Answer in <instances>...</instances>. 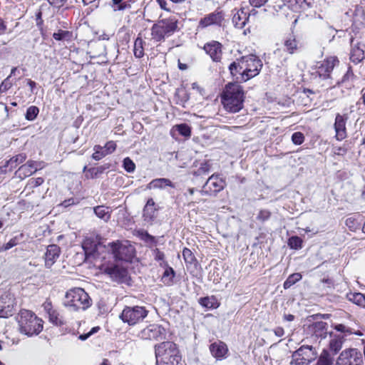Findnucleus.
I'll return each mask as SVG.
<instances>
[{
  "mask_svg": "<svg viewBox=\"0 0 365 365\" xmlns=\"http://www.w3.org/2000/svg\"><path fill=\"white\" fill-rule=\"evenodd\" d=\"M245 93L242 88L234 83L226 86L221 101L225 109L230 113H237L243 108Z\"/></svg>",
  "mask_w": 365,
  "mask_h": 365,
  "instance_id": "nucleus-1",
  "label": "nucleus"
},
{
  "mask_svg": "<svg viewBox=\"0 0 365 365\" xmlns=\"http://www.w3.org/2000/svg\"><path fill=\"white\" fill-rule=\"evenodd\" d=\"M16 319L20 333L28 336L38 335L43 330V320L30 310H21Z\"/></svg>",
  "mask_w": 365,
  "mask_h": 365,
  "instance_id": "nucleus-2",
  "label": "nucleus"
},
{
  "mask_svg": "<svg viewBox=\"0 0 365 365\" xmlns=\"http://www.w3.org/2000/svg\"><path fill=\"white\" fill-rule=\"evenodd\" d=\"M157 363L167 365H178L181 361V356L177 345L172 341H164L155 346Z\"/></svg>",
  "mask_w": 365,
  "mask_h": 365,
  "instance_id": "nucleus-3",
  "label": "nucleus"
},
{
  "mask_svg": "<svg viewBox=\"0 0 365 365\" xmlns=\"http://www.w3.org/2000/svg\"><path fill=\"white\" fill-rule=\"evenodd\" d=\"M178 30V20L175 16L159 19L151 29V38L155 42H162Z\"/></svg>",
  "mask_w": 365,
  "mask_h": 365,
  "instance_id": "nucleus-4",
  "label": "nucleus"
},
{
  "mask_svg": "<svg viewBox=\"0 0 365 365\" xmlns=\"http://www.w3.org/2000/svg\"><path fill=\"white\" fill-rule=\"evenodd\" d=\"M66 306L73 307L74 310L86 309L91 306V298L82 288H74L66 294Z\"/></svg>",
  "mask_w": 365,
  "mask_h": 365,
  "instance_id": "nucleus-5",
  "label": "nucleus"
},
{
  "mask_svg": "<svg viewBox=\"0 0 365 365\" xmlns=\"http://www.w3.org/2000/svg\"><path fill=\"white\" fill-rule=\"evenodd\" d=\"M148 310L143 306H126L123 309L119 317L124 322L130 326H134L140 323L147 317Z\"/></svg>",
  "mask_w": 365,
  "mask_h": 365,
  "instance_id": "nucleus-6",
  "label": "nucleus"
},
{
  "mask_svg": "<svg viewBox=\"0 0 365 365\" xmlns=\"http://www.w3.org/2000/svg\"><path fill=\"white\" fill-rule=\"evenodd\" d=\"M317 358V352L312 346L303 345L292 354L291 365H309Z\"/></svg>",
  "mask_w": 365,
  "mask_h": 365,
  "instance_id": "nucleus-7",
  "label": "nucleus"
},
{
  "mask_svg": "<svg viewBox=\"0 0 365 365\" xmlns=\"http://www.w3.org/2000/svg\"><path fill=\"white\" fill-rule=\"evenodd\" d=\"M114 257L118 260L129 261L133 256L134 247L128 242H110L108 244Z\"/></svg>",
  "mask_w": 365,
  "mask_h": 365,
  "instance_id": "nucleus-8",
  "label": "nucleus"
},
{
  "mask_svg": "<svg viewBox=\"0 0 365 365\" xmlns=\"http://www.w3.org/2000/svg\"><path fill=\"white\" fill-rule=\"evenodd\" d=\"M363 357L356 349L343 351L339 356L335 365H362Z\"/></svg>",
  "mask_w": 365,
  "mask_h": 365,
  "instance_id": "nucleus-9",
  "label": "nucleus"
},
{
  "mask_svg": "<svg viewBox=\"0 0 365 365\" xmlns=\"http://www.w3.org/2000/svg\"><path fill=\"white\" fill-rule=\"evenodd\" d=\"M337 62L336 58L332 56L327 58L323 61L318 62L316 65V73L323 80H329L331 78V73Z\"/></svg>",
  "mask_w": 365,
  "mask_h": 365,
  "instance_id": "nucleus-10",
  "label": "nucleus"
},
{
  "mask_svg": "<svg viewBox=\"0 0 365 365\" xmlns=\"http://www.w3.org/2000/svg\"><path fill=\"white\" fill-rule=\"evenodd\" d=\"M16 304L15 298L9 292H4L0 297V317L8 318L12 316Z\"/></svg>",
  "mask_w": 365,
  "mask_h": 365,
  "instance_id": "nucleus-11",
  "label": "nucleus"
},
{
  "mask_svg": "<svg viewBox=\"0 0 365 365\" xmlns=\"http://www.w3.org/2000/svg\"><path fill=\"white\" fill-rule=\"evenodd\" d=\"M140 336L146 340L162 339L165 336V329L160 325L150 324L140 331Z\"/></svg>",
  "mask_w": 365,
  "mask_h": 365,
  "instance_id": "nucleus-12",
  "label": "nucleus"
},
{
  "mask_svg": "<svg viewBox=\"0 0 365 365\" xmlns=\"http://www.w3.org/2000/svg\"><path fill=\"white\" fill-rule=\"evenodd\" d=\"M248 59L250 62H248L247 73H244L242 77V81L245 82L257 76L263 66L262 61L256 55L250 54Z\"/></svg>",
  "mask_w": 365,
  "mask_h": 365,
  "instance_id": "nucleus-13",
  "label": "nucleus"
},
{
  "mask_svg": "<svg viewBox=\"0 0 365 365\" xmlns=\"http://www.w3.org/2000/svg\"><path fill=\"white\" fill-rule=\"evenodd\" d=\"M225 19L224 14L221 11H215L202 18L199 21L198 27L205 29L211 26H221Z\"/></svg>",
  "mask_w": 365,
  "mask_h": 365,
  "instance_id": "nucleus-14",
  "label": "nucleus"
},
{
  "mask_svg": "<svg viewBox=\"0 0 365 365\" xmlns=\"http://www.w3.org/2000/svg\"><path fill=\"white\" fill-rule=\"evenodd\" d=\"M225 186V182L218 175H211L203 186V190L207 194H216L222 190Z\"/></svg>",
  "mask_w": 365,
  "mask_h": 365,
  "instance_id": "nucleus-15",
  "label": "nucleus"
},
{
  "mask_svg": "<svg viewBox=\"0 0 365 365\" xmlns=\"http://www.w3.org/2000/svg\"><path fill=\"white\" fill-rule=\"evenodd\" d=\"M282 5H279V9L287 7L294 12H301L311 8L314 0H282Z\"/></svg>",
  "mask_w": 365,
  "mask_h": 365,
  "instance_id": "nucleus-16",
  "label": "nucleus"
},
{
  "mask_svg": "<svg viewBox=\"0 0 365 365\" xmlns=\"http://www.w3.org/2000/svg\"><path fill=\"white\" fill-rule=\"evenodd\" d=\"M206 53H207L212 60L215 62L221 61L222 51V44L218 41H212L205 44L203 47Z\"/></svg>",
  "mask_w": 365,
  "mask_h": 365,
  "instance_id": "nucleus-17",
  "label": "nucleus"
},
{
  "mask_svg": "<svg viewBox=\"0 0 365 365\" xmlns=\"http://www.w3.org/2000/svg\"><path fill=\"white\" fill-rule=\"evenodd\" d=\"M61 252L60 247L56 245H50L47 247L44 255L45 266L46 268H51L59 257Z\"/></svg>",
  "mask_w": 365,
  "mask_h": 365,
  "instance_id": "nucleus-18",
  "label": "nucleus"
},
{
  "mask_svg": "<svg viewBox=\"0 0 365 365\" xmlns=\"http://www.w3.org/2000/svg\"><path fill=\"white\" fill-rule=\"evenodd\" d=\"M106 272L110 277L117 282H125L128 277V271L126 269L118 265L108 267Z\"/></svg>",
  "mask_w": 365,
  "mask_h": 365,
  "instance_id": "nucleus-19",
  "label": "nucleus"
},
{
  "mask_svg": "<svg viewBox=\"0 0 365 365\" xmlns=\"http://www.w3.org/2000/svg\"><path fill=\"white\" fill-rule=\"evenodd\" d=\"M210 350L212 355L217 360H222L226 358L228 352L227 344L221 341L211 344Z\"/></svg>",
  "mask_w": 365,
  "mask_h": 365,
  "instance_id": "nucleus-20",
  "label": "nucleus"
},
{
  "mask_svg": "<svg viewBox=\"0 0 365 365\" xmlns=\"http://www.w3.org/2000/svg\"><path fill=\"white\" fill-rule=\"evenodd\" d=\"M352 48L350 53V59L355 63L361 62L365 58V45L356 42L354 43V40H351Z\"/></svg>",
  "mask_w": 365,
  "mask_h": 365,
  "instance_id": "nucleus-21",
  "label": "nucleus"
},
{
  "mask_svg": "<svg viewBox=\"0 0 365 365\" xmlns=\"http://www.w3.org/2000/svg\"><path fill=\"white\" fill-rule=\"evenodd\" d=\"M346 117L337 114L335 118L334 129L336 138L338 140H341L346 137Z\"/></svg>",
  "mask_w": 365,
  "mask_h": 365,
  "instance_id": "nucleus-22",
  "label": "nucleus"
},
{
  "mask_svg": "<svg viewBox=\"0 0 365 365\" xmlns=\"http://www.w3.org/2000/svg\"><path fill=\"white\" fill-rule=\"evenodd\" d=\"M153 198H149L143 208V217L147 222H152L156 217L157 209Z\"/></svg>",
  "mask_w": 365,
  "mask_h": 365,
  "instance_id": "nucleus-23",
  "label": "nucleus"
},
{
  "mask_svg": "<svg viewBox=\"0 0 365 365\" xmlns=\"http://www.w3.org/2000/svg\"><path fill=\"white\" fill-rule=\"evenodd\" d=\"M255 10L252 9L251 12L247 15V13L243 9L238 11L232 17V22L235 27L238 29H242L249 19L251 14H255Z\"/></svg>",
  "mask_w": 365,
  "mask_h": 365,
  "instance_id": "nucleus-24",
  "label": "nucleus"
},
{
  "mask_svg": "<svg viewBox=\"0 0 365 365\" xmlns=\"http://www.w3.org/2000/svg\"><path fill=\"white\" fill-rule=\"evenodd\" d=\"M327 324L324 322H316L312 324V329L314 335L321 339H325L327 336Z\"/></svg>",
  "mask_w": 365,
  "mask_h": 365,
  "instance_id": "nucleus-25",
  "label": "nucleus"
},
{
  "mask_svg": "<svg viewBox=\"0 0 365 365\" xmlns=\"http://www.w3.org/2000/svg\"><path fill=\"white\" fill-rule=\"evenodd\" d=\"M165 187L174 188L175 185L168 178H157L153 180L147 186L148 189H163Z\"/></svg>",
  "mask_w": 365,
  "mask_h": 365,
  "instance_id": "nucleus-26",
  "label": "nucleus"
},
{
  "mask_svg": "<svg viewBox=\"0 0 365 365\" xmlns=\"http://www.w3.org/2000/svg\"><path fill=\"white\" fill-rule=\"evenodd\" d=\"M285 51L290 54L294 53L298 49V41L293 35L287 36L284 41Z\"/></svg>",
  "mask_w": 365,
  "mask_h": 365,
  "instance_id": "nucleus-27",
  "label": "nucleus"
},
{
  "mask_svg": "<svg viewBox=\"0 0 365 365\" xmlns=\"http://www.w3.org/2000/svg\"><path fill=\"white\" fill-rule=\"evenodd\" d=\"M94 212L98 217L107 222L110 217L109 208L103 205L94 207Z\"/></svg>",
  "mask_w": 365,
  "mask_h": 365,
  "instance_id": "nucleus-28",
  "label": "nucleus"
},
{
  "mask_svg": "<svg viewBox=\"0 0 365 365\" xmlns=\"http://www.w3.org/2000/svg\"><path fill=\"white\" fill-rule=\"evenodd\" d=\"M349 299L354 304L365 307V295L359 292L348 294Z\"/></svg>",
  "mask_w": 365,
  "mask_h": 365,
  "instance_id": "nucleus-29",
  "label": "nucleus"
},
{
  "mask_svg": "<svg viewBox=\"0 0 365 365\" xmlns=\"http://www.w3.org/2000/svg\"><path fill=\"white\" fill-rule=\"evenodd\" d=\"M144 41L140 37H138L134 42V56L136 58H141L144 55V48H143Z\"/></svg>",
  "mask_w": 365,
  "mask_h": 365,
  "instance_id": "nucleus-30",
  "label": "nucleus"
},
{
  "mask_svg": "<svg viewBox=\"0 0 365 365\" xmlns=\"http://www.w3.org/2000/svg\"><path fill=\"white\" fill-rule=\"evenodd\" d=\"M343 342V337L341 336H336L331 339L329 342V348L334 352V354H336L342 348Z\"/></svg>",
  "mask_w": 365,
  "mask_h": 365,
  "instance_id": "nucleus-31",
  "label": "nucleus"
},
{
  "mask_svg": "<svg viewBox=\"0 0 365 365\" xmlns=\"http://www.w3.org/2000/svg\"><path fill=\"white\" fill-rule=\"evenodd\" d=\"M237 59L235 61L232 62L229 66L230 72L233 77L236 78L237 81H242V73H243V71H242V69H240V66H237Z\"/></svg>",
  "mask_w": 365,
  "mask_h": 365,
  "instance_id": "nucleus-32",
  "label": "nucleus"
},
{
  "mask_svg": "<svg viewBox=\"0 0 365 365\" xmlns=\"http://www.w3.org/2000/svg\"><path fill=\"white\" fill-rule=\"evenodd\" d=\"M302 279V274L300 273H294L290 274L286 281L284 282V288L285 289L290 288L296 282Z\"/></svg>",
  "mask_w": 365,
  "mask_h": 365,
  "instance_id": "nucleus-33",
  "label": "nucleus"
},
{
  "mask_svg": "<svg viewBox=\"0 0 365 365\" xmlns=\"http://www.w3.org/2000/svg\"><path fill=\"white\" fill-rule=\"evenodd\" d=\"M43 167V165L42 162L29 160L26 164L21 166V170L31 168V170H33L34 173L38 170L42 169Z\"/></svg>",
  "mask_w": 365,
  "mask_h": 365,
  "instance_id": "nucleus-34",
  "label": "nucleus"
},
{
  "mask_svg": "<svg viewBox=\"0 0 365 365\" xmlns=\"http://www.w3.org/2000/svg\"><path fill=\"white\" fill-rule=\"evenodd\" d=\"M53 38L56 41H70L72 38V33L68 31L58 30V32L53 33Z\"/></svg>",
  "mask_w": 365,
  "mask_h": 365,
  "instance_id": "nucleus-35",
  "label": "nucleus"
},
{
  "mask_svg": "<svg viewBox=\"0 0 365 365\" xmlns=\"http://www.w3.org/2000/svg\"><path fill=\"white\" fill-rule=\"evenodd\" d=\"M175 271L170 267H167L163 274V279L165 284H170L173 282V279L175 277Z\"/></svg>",
  "mask_w": 365,
  "mask_h": 365,
  "instance_id": "nucleus-36",
  "label": "nucleus"
},
{
  "mask_svg": "<svg viewBox=\"0 0 365 365\" xmlns=\"http://www.w3.org/2000/svg\"><path fill=\"white\" fill-rule=\"evenodd\" d=\"M174 128L184 137H190L191 135L190 127L186 123L176 125Z\"/></svg>",
  "mask_w": 365,
  "mask_h": 365,
  "instance_id": "nucleus-37",
  "label": "nucleus"
},
{
  "mask_svg": "<svg viewBox=\"0 0 365 365\" xmlns=\"http://www.w3.org/2000/svg\"><path fill=\"white\" fill-rule=\"evenodd\" d=\"M175 96L179 98L177 103L184 106V104L190 99V96L187 92L184 89H178L175 92Z\"/></svg>",
  "mask_w": 365,
  "mask_h": 365,
  "instance_id": "nucleus-38",
  "label": "nucleus"
},
{
  "mask_svg": "<svg viewBox=\"0 0 365 365\" xmlns=\"http://www.w3.org/2000/svg\"><path fill=\"white\" fill-rule=\"evenodd\" d=\"M38 113V108L35 106H31L27 108L25 118L26 120L32 121L36 118Z\"/></svg>",
  "mask_w": 365,
  "mask_h": 365,
  "instance_id": "nucleus-39",
  "label": "nucleus"
},
{
  "mask_svg": "<svg viewBox=\"0 0 365 365\" xmlns=\"http://www.w3.org/2000/svg\"><path fill=\"white\" fill-rule=\"evenodd\" d=\"M49 322L54 325L61 326L64 324L63 321L61 317H59L58 312L54 309L53 312L49 313L48 314Z\"/></svg>",
  "mask_w": 365,
  "mask_h": 365,
  "instance_id": "nucleus-40",
  "label": "nucleus"
},
{
  "mask_svg": "<svg viewBox=\"0 0 365 365\" xmlns=\"http://www.w3.org/2000/svg\"><path fill=\"white\" fill-rule=\"evenodd\" d=\"M302 240L298 236H292L288 240V245L291 249L299 250L302 248Z\"/></svg>",
  "mask_w": 365,
  "mask_h": 365,
  "instance_id": "nucleus-41",
  "label": "nucleus"
},
{
  "mask_svg": "<svg viewBox=\"0 0 365 365\" xmlns=\"http://www.w3.org/2000/svg\"><path fill=\"white\" fill-rule=\"evenodd\" d=\"M332 359L330 357L329 353L327 351H324L317 363V365H331L332 364Z\"/></svg>",
  "mask_w": 365,
  "mask_h": 365,
  "instance_id": "nucleus-42",
  "label": "nucleus"
},
{
  "mask_svg": "<svg viewBox=\"0 0 365 365\" xmlns=\"http://www.w3.org/2000/svg\"><path fill=\"white\" fill-rule=\"evenodd\" d=\"M94 153L92 155V158L95 160H100L108 154L105 152L103 148L101 145H95L93 148Z\"/></svg>",
  "mask_w": 365,
  "mask_h": 365,
  "instance_id": "nucleus-43",
  "label": "nucleus"
},
{
  "mask_svg": "<svg viewBox=\"0 0 365 365\" xmlns=\"http://www.w3.org/2000/svg\"><path fill=\"white\" fill-rule=\"evenodd\" d=\"M250 55L242 56L240 58H237V66H240V69H242L243 73H242V77L244 76V73H247V71L248 68V62L250 59L248 58Z\"/></svg>",
  "mask_w": 365,
  "mask_h": 365,
  "instance_id": "nucleus-44",
  "label": "nucleus"
},
{
  "mask_svg": "<svg viewBox=\"0 0 365 365\" xmlns=\"http://www.w3.org/2000/svg\"><path fill=\"white\" fill-rule=\"evenodd\" d=\"M140 237L142 240H143L145 242L150 244V245H156V240L155 237L152 235H150L148 232L146 231H141L140 232Z\"/></svg>",
  "mask_w": 365,
  "mask_h": 365,
  "instance_id": "nucleus-45",
  "label": "nucleus"
},
{
  "mask_svg": "<svg viewBox=\"0 0 365 365\" xmlns=\"http://www.w3.org/2000/svg\"><path fill=\"white\" fill-rule=\"evenodd\" d=\"M123 166L128 173H133L135 170V165L130 158L123 160Z\"/></svg>",
  "mask_w": 365,
  "mask_h": 365,
  "instance_id": "nucleus-46",
  "label": "nucleus"
},
{
  "mask_svg": "<svg viewBox=\"0 0 365 365\" xmlns=\"http://www.w3.org/2000/svg\"><path fill=\"white\" fill-rule=\"evenodd\" d=\"M182 257L186 263L192 264L195 260V257L191 250L188 248H184L182 250Z\"/></svg>",
  "mask_w": 365,
  "mask_h": 365,
  "instance_id": "nucleus-47",
  "label": "nucleus"
},
{
  "mask_svg": "<svg viewBox=\"0 0 365 365\" xmlns=\"http://www.w3.org/2000/svg\"><path fill=\"white\" fill-rule=\"evenodd\" d=\"M26 158V156L24 153L19 154L13 158H11L9 161H7V164L13 165L14 163L19 164L22 163Z\"/></svg>",
  "mask_w": 365,
  "mask_h": 365,
  "instance_id": "nucleus-48",
  "label": "nucleus"
},
{
  "mask_svg": "<svg viewBox=\"0 0 365 365\" xmlns=\"http://www.w3.org/2000/svg\"><path fill=\"white\" fill-rule=\"evenodd\" d=\"M292 140L295 145H301L304 140V136L300 132H295L292 135Z\"/></svg>",
  "mask_w": 365,
  "mask_h": 365,
  "instance_id": "nucleus-49",
  "label": "nucleus"
},
{
  "mask_svg": "<svg viewBox=\"0 0 365 365\" xmlns=\"http://www.w3.org/2000/svg\"><path fill=\"white\" fill-rule=\"evenodd\" d=\"M153 255L155 260L162 262L160 264L161 266L163 264H164L165 265H167L165 262L164 261L165 255L159 249H158V248L154 249L153 250Z\"/></svg>",
  "mask_w": 365,
  "mask_h": 365,
  "instance_id": "nucleus-50",
  "label": "nucleus"
},
{
  "mask_svg": "<svg viewBox=\"0 0 365 365\" xmlns=\"http://www.w3.org/2000/svg\"><path fill=\"white\" fill-rule=\"evenodd\" d=\"M10 76L5 78L0 85V93L6 92L12 86V83L9 81Z\"/></svg>",
  "mask_w": 365,
  "mask_h": 365,
  "instance_id": "nucleus-51",
  "label": "nucleus"
},
{
  "mask_svg": "<svg viewBox=\"0 0 365 365\" xmlns=\"http://www.w3.org/2000/svg\"><path fill=\"white\" fill-rule=\"evenodd\" d=\"M114 5H118L114 8V11H121L130 7V4L128 2H122L123 0H112Z\"/></svg>",
  "mask_w": 365,
  "mask_h": 365,
  "instance_id": "nucleus-52",
  "label": "nucleus"
},
{
  "mask_svg": "<svg viewBox=\"0 0 365 365\" xmlns=\"http://www.w3.org/2000/svg\"><path fill=\"white\" fill-rule=\"evenodd\" d=\"M213 300H214L213 298H210L208 297H206L201 298L200 299V303L202 306L205 307L207 308H212L214 307L213 302H212Z\"/></svg>",
  "mask_w": 365,
  "mask_h": 365,
  "instance_id": "nucleus-53",
  "label": "nucleus"
},
{
  "mask_svg": "<svg viewBox=\"0 0 365 365\" xmlns=\"http://www.w3.org/2000/svg\"><path fill=\"white\" fill-rule=\"evenodd\" d=\"M17 244H18L17 238L16 237H14V238L11 239L6 244H5L0 249V252L9 250V249H11L13 247L16 246Z\"/></svg>",
  "mask_w": 365,
  "mask_h": 365,
  "instance_id": "nucleus-54",
  "label": "nucleus"
},
{
  "mask_svg": "<svg viewBox=\"0 0 365 365\" xmlns=\"http://www.w3.org/2000/svg\"><path fill=\"white\" fill-rule=\"evenodd\" d=\"M105 150V152L109 155L112 153L116 148V144L113 141L108 142L104 147H103Z\"/></svg>",
  "mask_w": 365,
  "mask_h": 365,
  "instance_id": "nucleus-55",
  "label": "nucleus"
},
{
  "mask_svg": "<svg viewBox=\"0 0 365 365\" xmlns=\"http://www.w3.org/2000/svg\"><path fill=\"white\" fill-rule=\"evenodd\" d=\"M43 182L44 180L42 178H31L29 180V184L31 185L32 187H36L42 185Z\"/></svg>",
  "mask_w": 365,
  "mask_h": 365,
  "instance_id": "nucleus-56",
  "label": "nucleus"
},
{
  "mask_svg": "<svg viewBox=\"0 0 365 365\" xmlns=\"http://www.w3.org/2000/svg\"><path fill=\"white\" fill-rule=\"evenodd\" d=\"M42 307L43 308V310L47 313V314H48L49 313L54 310V309H53L51 302L49 299H46L45 302L43 304Z\"/></svg>",
  "mask_w": 365,
  "mask_h": 365,
  "instance_id": "nucleus-57",
  "label": "nucleus"
},
{
  "mask_svg": "<svg viewBox=\"0 0 365 365\" xmlns=\"http://www.w3.org/2000/svg\"><path fill=\"white\" fill-rule=\"evenodd\" d=\"M334 329H336L337 331H340L341 333H351V331L349 330L348 327L341 324H335L334 326Z\"/></svg>",
  "mask_w": 365,
  "mask_h": 365,
  "instance_id": "nucleus-58",
  "label": "nucleus"
},
{
  "mask_svg": "<svg viewBox=\"0 0 365 365\" xmlns=\"http://www.w3.org/2000/svg\"><path fill=\"white\" fill-rule=\"evenodd\" d=\"M269 217H270V212L269 211L261 210L257 215V219L264 221V220H268L269 218Z\"/></svg>",
  "mask_w": 365,
  "mask_h": 365,
  "instance_id": "nucleus-59",
  "label": "nucleus"
},
{
  "mask_svg": "<svg viewBox=\"0 0 365 365\" xmlns=\"http://www.w3.org/2000/svg\"><path fill=\"white\" fill-rule=\"evenodd\" d=\"M48 2L53 6L56 8L62 7L66 3V0H47Z\"/></svg>",
  "mask_w": 365,
  "mask_h": 365,
  "instance_id": "nucleus-60",
  "label": "nucleus"
},
{
  "mask_svg": "<svg viewBox=\"0 0 365 365\" xmlns=\"http://www.w3.org/2000/svg\"><path fill=\"white\" fill-rule=\"evenodd\" d=\"M103 171H104V168L102 166L97 167V168H92L89 170V172L94 177H97L99 174L103 173Z\"/></svg>",
  "mask_w": 365,
  "mask_h": 365,
  "instance_id": "nucleus-61",
  "label": "nucleus"
},
{
  "mask_svg": "<svg viewBox=\"0 0 365 365\" xmlns=\"http://www.w3.org/2000/svg\"><path fill=\"white\" fill-rule=\"evenodd\" d=\"M210 170V165L207 163L201 164L200 167L199 168L197 172L199 174H206Z\"/></svg>",
  "mask_w": 365,
  "mask_h": 365,
  "instance_id": "nucleus-62",
  "label": "nucleus"
},
{
  "mask_svg": "<svg viewBox=\"0 0 365 365\" xmlns=\"http://www.w3.org/2000/svg\"><path fill=\"white\" fill-rule=\"evenodd\" d=\"M269 0H250V4L254 7H260Z\"/></svg>",
  "mask_w": 365,
  "mask_h": 365,
  "instance_id": "nucleus-63",
  "label": "nucleus"
},
{
  "mask_svg": "<svg viewBox=\"0 0 365 365\" xmlns=\"http://www.w3.org/2000/svg\"><path fill=\"white\" fill-rule=\"evenodd\" d=\"M75 204V200L73 198H69L68 200H65L63 202H61V205L67 207L71 205Z\"/></svg>",
  "mask_w": 365,
  "mask_h": 365,
  "instance_id": "nucleus-64",
  "label": "nucleus"
}]
</instances>
